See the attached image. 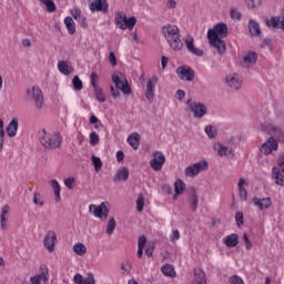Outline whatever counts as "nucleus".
I'll return each mask as SVG.
<instances>
[{"instance_id":"1","label":"nucleus","mask_w":284,"mask_h":284,"mask_svg":"<svg viewBox=\"0 0 284 284\" xmlns=\"http://www.w3.org/2000/svg\"><path fill=\"white\" fill-rule=\"evenodd\" d=\"M227 24L220 22L207 31V40L212 48H215L220 54H225V38H227Z\"/></svg>"},{"instance_id":"2","label":"nucleus","mask_w":284,"mask_h":284,"mask_svg":"<svg viewBox=\"0 0 284 284\" xmlns=\"http://www.w3.org/2000/svg\"><path fill=\"white\" fill-rule=\"evenodd\" d=\"M162 36L171 50L174 52H181L183 50V41L181 40V29L176 24H165L161 29Z\"/></svg>"},{"instance_id":"3","label":"nucleus","mask_w":284,"mask_h":284,"mask_svg":"<svg viewBox=\"0 0 284 284\" xmlns=\"http://www.w3.org/2000/svg\"><path fill=\"white\" fill-rule=\"evenodd\" d=\"M38 139L41 146L45 150H57L61 148V143H63V136H61V133H49L45 129H41L38 132Z\"/></svg>"},{"instance_id":"4","label":"nucleus","mask_w":284,"mask_h":284,"mask_svg":"<svg viewBox=\"0 0 284 284\" xmlns=\"http://www.w3.org/2000/svg\"><path fill=\"white\" fill-rule=\"evenodd\" d=\"M115 26L120 30H134V26H136V17L128 19L125 13L119 11L115 13Z\"/></svg>"},{"instance_id":"5","label":"nucleus","mask_w":284,"mask_h":284,"mask_svg":"<svg viewBox=\"0 0 284 284\" xmlns=\"http://www.w3.org/2000/svg\"><path fill=\"white\" fill-rule=\"evenodd\" d=\"M89 212L93 214L95 219H100V221H108V216L110 214V203L102 202L101 204H91L89 206Z\"/></svg>"},{"instance_id":"6","label":"nucleus","mask_w":284,"mask_h":284,"mask_svg":"<svg viewBox=\"0 0 284 284\" xmlns=\"http://www.w3.org/2000/svg\"><path fill=\"white\" fill-rule=\"evenodd\" d=\"M112 81H113L115 88H118V90H121V92H123V94H132V88L128 83V79L125 78V75L123 73L113 74Z\"/></svg>"},{"instance_id":"7","label":"nucleus","mask_w":284,"mask_h":284,"mask_svg":"<svg viewBox=\"0 0 284 284\" xmlns=\"http://www.w3.org/2000/svg\"><path fill=\"white\" fill-rule=\"evenodd\" d=\"M207 161H200L197 163L189 165L185 169L184 174L189 179H194V176H199V174H201V172H203L204 170H207Z\"/></svg>"},{"instance_id":"8","label":"nucleus","mask_w":284,"mask_h":284,"mask_svg":"<svg viewBox=\"0 0 284 284\" xmlns=\"http://www.w3.org/2000/svg\"><path fill=\"white\" fill-rule=\"evenodd\" d=\"M152 159L150 161V165L154 172H161L163 170V165H165V154L161 151H155L152 154Z\"/></svg>"},{"instance_id":"9","label":"nucleus","mask_w":284,"mask_h":284,"mask_svg":"<svg viewBox=\"0 0 284 284\" xmlns=\"http://www.w3.org/2000/svg\"><path fill=\"white\" fill-rule=\"evenodd\" d=\"M30 93H31L32 101H34V105L37 110H41L44 104L43 91H41L39 87H33L32 91L30 89L27 90L28 97H30Z\"/></svg>"},{"instance_id":"10","label":"nucleus","mask_w":284,"mask_h":284,"mask_svg":"<svg viewBox=\"0 0 284 284\" xmlns=\"http://www.w3.org/2000/svg\"><path fill=\"white\" fill-rule=\"evenodd\" d=\"M187 105L195 119H203V116L207 114V106L201 102H190L189 100Z\"/></svg>"},{"instance_id":"11","label":"nucleus","mask_w":284,"mask_h":284,"mask_svg":"<svg viewBox=\"0 0 284 284\" xmlns=\"http://www.w3.org/2000/svg\"><path fill=\"white\" fill-rule=\"evenodd\" d=\"M31 284H48L50 283V273L48 271V267L41 266L40 273L36 274L34 276L30 277Z\"/></svg>"},{"instance_id":"12","label":"nucleus","mask_w":284,"mask_h":284,"mask_svg":"<svg viewBox=\"0 0 284 284\" xmlns=\"http://www.w3.org/2000/svg\"><path fill=\"white\" fill-rule=\"evenodd\" d=\"M156 83H159V78L153 77L148 80L146 82V89H145V99L149 101V103H152L154 101V92H156Z\"/></svg>"},{"instance_id":"13","label":"nucleus","mask_w":284,"mask_h":284,"mask_svg":"<svg viewBox=\"0 0 284 284\" xmlns=\"http://www.w3.org/2000/svg\"><path fill=\"white\" fill-rule=\"evenodd\" d=\"M253 205L260 210V212H265V210H270L272 207V197L266 196V197H258L254 196L253 200Z\"/></svg>"},{"instance_id":"14","label":"nucleus","mask_w":284,"mask_h":284,"mask_svg":"<svg viewBox=\"0 0 284 284\" xmlns=\"http://www.w3.org/2000/svg\"><path fill=\"white\" fill-rule=\"evenodd\" d=\"M89 10L91 12H108L110 10V4H108V0H90Z\"/></svg>"},{"instance_id":"15","label":"nucleus","mask_w":284,"mask_h":284,"mask_svg":"<svg viewBox=\"0 0 284 284\" xmlns=\"http://www.w3.org/2000/svg\"><path fill=\"white\" fill-rule=\"evenodd\" d=\"M276 150H278V142H276V139L274 138H268L267 141L260 148V152L265 154V156H270V154Z\"/></svg>"},{"instance_id":"16","label":"nucleus","mask_w":284,"mask_h":284,"mask_svg":"<svg viewBox=\"0 0 284 284\" xmlns=\"http://www.w3.org/2000/svg\"><path fill=\"white\" fill-rule=\"evenodd\" d=\"M57 241H58L57 240V232L48 231V233H47V235L44 236V240H43V245L50 254H52V252H54V246L57 245Z\"/></svg>"},{"instance_id":"17","label":"nucleus","mask_w":284,"mask_h":284,"mask_svg":"<svg viewBox=\"0 0 284 284\" xmlns=\"http://www.w3.org/2000/svg\"><path fill=\"white\" fill-rule=\"evenodd\" d=\"M226 83L232 90H241L243 87V79H241V75L233 73L226 77Z\"/></svg>"},{"instance_id":"18","label":"nucleus","mask_w":284,"mask_h":284,"mask_svg":"<svg viewBox=\"0 0 284 284\" xmlns=\"http://www.w3.org/2000/svg\"><path fill=\"white\" fill-rule=\"evenodd\" d=\"M58 70L64 77H70V74L74 72V68H72V62L68 60H60L58 62Z\"/></svg>"},{"instance_id":"19","label":"nucleus","mask_w":284,"mask_h":284,"mask_svg":"<svg viewBox=\"0 0 284 284\" xmlns=\"http://www.w3.org/2000/svg\"><path fill=\"white\" fill-rule=\"evenodd\" d=\"M176 72L182 81H194V71L191 68L179 67Z\"/></svg>"},{"instance_id":"20","label":"nucleus","mask_w":284,"mask_h":284,"mask_svg":"<svg viewBox=\"0 0 284 284\" xmlns=\"http://www.w3.org/2000/svg\"><path fill=\"white\" fill-rule=\"evenodd\" d=\"M17 132H19V119L13 118L7 126V134L12 139L17 136Z\"/></svg>"},{"instance_id":"21","label":"nucleus","mask_w":284,"mask_h":284,"mask_svg":"<svg viewBox=\"0 0 284 284\" xmlns=\"http://www.w3.org/2000/svg\"><path fill=\"white\" fill-rule=\"evenodd\" d=\"M185 45L191 54H194L195 57H203V50L196 49V47H194V38H187L185 40Z\"/></svg>"},{"instance_id":"22","label":"nucleus","mask_w":284,"mask_h":284,"mask_svg":"<svg viewBox=\"0 0 284 284\" xmlns=\"http://www.w3.org/2000/svg\"><path fill=\"white\" fill-rule=\"evenodd\" d=\"M126 143H129L133 150H136L139 145H141V134L131 133L126 139Z\"/></svg>"},{"instance_id":"23","label":"nucleus","mask_w":284,"mask_h":284,"mask_svg":"<svg viewBox=\"0 0 284 284\" xmlns=\"http://www.w3.org/2000/svg\"><path fill=\"white\" fill-rule=\"evenodd\" d=\"M223 244L227 247H236L239 245V234L233 233L223 239Z\"/></svg>"},{"instance_id":"24","label":"nucleus","mask_w":284,"mask_h":284,"mask_svg":"<svg viewBox=\"0 0 284 284\" xmlns=\"http://www.w3.org/2000/svg\"><path fill=\"white\" fill-rule=\"evenodd\" d=\"M248 32L251 37H261V26L255 20L248 21Z\"/></svg>"},{"instance_id":"25","label":"nucleus","mask_w":284,"mask_h":284,"mask_svg":"<svg viewBox=\"0 0 284 284\" xmlns=\"http://www.w3.org/2000/svg\"><path fill=\"white\" fill-rule=\"evenodd\" d=\"M258 60V54L256 52H248L243 58V63L246 65V68H250V65H254L256 61Z\"/></svg>"},{"instance_id":"26","label":"nucleus","mask_w":284,"mask_h":284,"mask_svg":"<svg viewBox=\"0 0 284 284\" xmlns=\"http://www.w3.org/2000/svg\"><path fill=\"white\" fill-rule=\"evenodd\" d=\"M128 179H130V170H128L126 168H122L118 170L113 181L114 183H118V181H128Z\"/></svg>"},{"instance_id":"27","label":"nucleus","mask_w":284,"mask_h":284,"mask_svg":"<svg viewBox=\"0 0 284 284\" xmlns=\"http://www.w3.org/2000/svg\"><path fill=\"white\" fill-rule=\"evenodd\" d=\"M64 26H65L69 34H71V36L75 34V32H77V23L74 22L72 17H67L64 19Z\"/></svg>"},{"instance_id":"28","label":"nucleus","mask_w":284,"mask_h":284,"mask_svg":"<svg viewBox=\"0 0 284 284\" xmlns=\"http://www.w3.org/2000/svg\"><path fill=\"white\" fill-rule=\"evenodd\" d=\"M245 180L240 179L237 183L239 192H240V199L242 201H247V190L245 189Z\"/></svg>"},{"instance_id":"29","label":"nucleus","mask_w":284,"mask_h":284,"mask_svg":"<svg viewBox=\"0 0 284 284\" xmlns=\"http://www.w3.org/2000/svg\"><path fill=\"white\" fill-rule=\"evenodd\" d=\"M272 179L276 185H280L281 187H284V175L283 173L276 171L273 169Z\"/></svg>"},{"instance_id":"30","label":"nucleus","mask_w":284,"mask_h":284,"mask_svg":"<svg viewBox=\"0 0 284 284\" xmlns=\"http://www.w3.org/2000/svg\"><path fill=\"white\" fill-rule=\"evenodd\" d=\"M51 187L54 192L55 195V200L59 203V201H61V185L59 184V181L57 180H51Z\"/></svg>"},{"instance_id":"31","label":"nucleus","mask_w":284,"mask_h":284,"mask_svg":"<svg viewBox=\"0 0 284 284\" xmlns=\"http://www.w3.org/2000/svg\"><path fill=\"white\" fill-rule=\"evenodd\" d=\"M214 148H215V150L217 148L219 156H230V154H232V149H230L229 146H225L223 144H217Z\"/></svg>"},{"instance_id":"32","label":"nucleus","mask_w":284,"mask_h":284,"mask_svg":"<svg viewBox=\"0 0 284 284\" xmlns=\"http://www.w3.org/2000/svg\"><path fill=\"white\" fill-rule=\"evenodd\" d=\"M193 284H207V280L205 278V272L199 271L194 274Z\"/></svg>"},{"instance_id":"33","label":"nucleus","mask_w":284,"mask_h":284,"mask_svg":"<svg viewBox=\"0 0 284 284\" xmlns=\"http://www.w3.org/2000/svg\"><path fill=\"white\" fill-rule=\"evenodd\" d=\"M93 91H94L97 101H99L100 103H105V101H108V97H105L103 89L98 87V88L93 89Z\"/></svg>"},{"instance_id":"34","label":"nucleus","mask_w":284,"mask_h":284,"mask_svg":"<svg viewBox=\"0 0 284 284\" xmlns=\"http://www.w3.org/2000/svg\"><path fill=\"white\" fill-rule=\"evenodd\" d=\"M73 252L78 254V256H83L85 252H88V247L83 243H77L73 245Z\"/></svg>"},{"instance_id":"35","label":"nucleus","mask_w":284,"mask_h":284,"mask_svg":"<svg viewBox=\"0 0 284 284\" xmlns=\"http://www.w3.org/2000/svg\"><path fill=\"white\" fill-rule=\"evenodd\" d=\"M72 84L75 92H81V90H83V81H81V78H79V75L73 77Z\"/></svg>"},{"instance_id":"36","label":"nucleus","mask_w":284,"mask_h":284,"mask_svg":"<svg viewBox=\"0 0 284 284\" xmlns=\"http://www.w3.org/2000/svg\"><path fill=\"white\" fill-rule=\"evenodd\" d=\"M114 230H116V220L111 217L106 225V234L111 236V234H114Z\"/></svg>"},{"instance_id":"37","label":"nucleus","mask_w":284,"mask_h":284,"mask_svg":"<svg viewBox=\"0 0 284 284\" xmlns=\"http://www.w3.org/2000/svg\"><path fill=\"white\" fill-rule=\"evenodd\" d=\"M161 272L164 276H174V266L165 264L162 266Z\"/></svg>"},{"instance_id":"38","label":"nucleus","mask_w":284,"mask_h":284,"mask_svg":"<svg viewBox=\"0 0 284 284\" xmlns=\"http://www.w3.org/2000/svg\"><path fill=\"white\" fill-rule=\"evenodd\" d=\"M174 187L178 194H183V192H185V182H183L182 180H176L174 183Z\"/></svg>"},{"instance_id":"39","label":"nucleus","mask_w":284,"mask_h":284,"mask_svg":"<svg viewBox=\"0 0 284 284\" xmlns=\"http://www.w3.org/2000/svg\"><path fill=\"white\" fill-rule=\"evenodd\" d=\"M190 203H191V210L193 212H196V210L199 209V196L196 195V193H193L191 195Z\"/></svg>"},{"instance_id":"40","label":"nucleus","mask_w":284,"mask_h":284,"mask_svg":"<svg viewBox=\"0 0 284 284\" xmlns=\"http://www.w3.org/2000/svg\"><path fill=\"white\" fill-rule=\"evenodd\" d=\"M262 0H246V6L248 10H256L261 8Z\"/></svg>"},{"instance_id":"41","label":"nucleus","mask_w":284,"mask_h":284,"mask_svg":"<svg viewBox=\"0 0 284 284\" xmlns=\"http://www.w3.org/2000/svg\"><path fill=\"white\" fill-rule=\"evenodd\" d=\"M91 161L93 163L95 172H99L101 168H103V162H101V158H97L95 155H92Z\"/></svg>"},{"instance_id":"42","label":"nucleus","mask_w":284,"mask_h":284,"mask_svg":"<svg viewBox=\"0 0 284 284\" xmlns=\"http://www.w3.org/2000/svg\"><path fill=\"white\" fill-rule=\"evenodd\" d=\"M89 139L91 145H99V142L101 141V138L94 131L89 134Z\"/></svg>"},{"instance_id":"43","label":"nucleus","mask_w":284,"mask_h":284,"mask_svg":"<svg viewBox=\"0 0 284 284\" xmlns=\"http://www.w3.org/2000/svg\"><path fill=\"white\" fill-rule=\"evenodd\" d=\"M42 3L45 4L47 11L54 12L57 10V6L52 0H41Z\"/></svg>"},{"instance_id":"44","label":"nucleus","mask_w":284,"mask_h":284,"mask_svg":"<svg viewBox=\"0 0 284 284\" xmlns=\"http://www.w3.org/2000/svg\"><path fill=\"white\" fill-rule=\"evenodd\" d=\"M230 17H231V19H233V21H241L242 14L240 13V11L237 9H231Z\"/></svg>"},{"instance_id":"45","label":"nucleus","mask_w":284,"mask_h":284,"mask_svg":"<svg viewBox=\"0 0 284 284\" xmlns=\"http://www.w3.org/2000/svg\"><path fill=\"white\" fill-rule=\"evenodd\" d=\"M91 85L93 90L99 88V74L97 72L91 73Z\"/></svg>"},{"instance_id":"46","label":"nucleus","mask_w":284,"mask_h":284,"mask_svg":"<svg viewBox=\"0 0 284 284\" xmlns=\"http://www.w3.org/2000/svg\"><path fill=\"white\" fill-rule=\"evenodd\" d=\"M262 48H267V50L272 52L274 50V45L272 44V39L265 38L262 42Z\"/></svg>"},{"instance_id":"47","label":"nucleus","mask_w":284,"mask_h":284,"mask_svg":"<svg viewBox=\"0 0 284 284\" xmlns=\"http://www.w3.org/2000/svg\"><path fill=\"white\" fill-rule=\"evenodd\" d=\"M145 199L143 197V195H140L136 200V210L138 212H141L143 210V207L145 206Z\"/></svg>"},{"instance_id":"48","label":"nucleus","mask_w":284,"mask_h":284,"mask_svg":"<svg viewBox=\"0 0 284 284\" xmlns=\"http://www.w3.org/2000/svg\"><path fill=\"white\" fill-rule=\"evenodd\" d=\"M83 284H97V280H94L93 273H88L87 277L83 280Z\"/></svg>"},{"instance_id":"49","label":"nucleus","mask_w":284,"mask_h":284,"mask_svg":"<svg viewBox=\"0 0 284 284\" xmlns=\"http://www.w3.org/2000/svg\"><path fill=\"white\" fill-rule=\"evenodd\" d=\"M0 227L1 230H8V215H0Z\"/></svg>"},{"instance_id":"50","label":"nucleus","mask_w":284,"mask_h":284,"mask_svg":"<svg viewBox=\"0 0 284 284\" xmlns=\"http://www.w3.org/2000/svg\"><path fill=\"white\" fill-rule=\"evenodd\" d=\"M229 281L231 284H245V282H243V277L239 275L231 276Z\"/></svg>"},{"instance_id":"51","label":"nucleus","mask_w":284,"mask_h":284,"mask_svg":"<svg viewBox=\"0 0 284 284\" xmlns=\"http://www.w3.org/2000/svg\"><path fill=\"white\" fill-rule=\"evenodd\" d=\"M205 133L207 134L209 139H214L216 136V131H214L212 125H207L205 128Z\"/></svg>"},{"instance_id":"52","label":"nucleus","mask_w":284,"mask_h":284,"mask_svg":"<svg viewBox=\"0 0 284 284\" xmlns=\"http://www.w3.org/2000/svg\"><path fill=\"white\" fill-rule=\"evenodd\" d=\"M71 14H72V17H73V19H75V21H79L80 19H81V9H79V8H73L72 10H71Z\"/></svg>"},{"instance_id":"53","label":"nucleus","mask_w":284,"mask_h":284,"mask_svg":"<svg viewBox=\"0 0 284 284\" xmlns=\"http://www.w3.org/2000/svg\"><path fill=\"white\" fill-rule=\"evenodd\" d=\"M64 185L68 190H74V178H68L64 180Z\"/></svg>"},{"instance_id":"54","label":"nucleus","mask_w":284,"mask_h":284,"mask_svg":"<svg viewBox=\"0 0 284 284\" xmlns=\"http://www.w3.org/2000/svg\"><path fill=\"white\" fill-rule=\"evenodd\" d=\"M235 221H236L237 227H241V225H243V212L235 213Z\"/></svg>"},{"instance_id":"55","label":"nucleus","mask_w":284,"mask_h":284,"mask_svg":"<svg viewBox=\"0 0 284 284\" xmlns=\"http://www.w3.org/2000/svg\"><path fill=\"white\" fill-rule=\"evenodd\" d=\"M145 243H148V239L145 237V235L140 236L138 240V247L145 250Z\"/></svg>"},{"instance_id":"56","label":"nucleus","mask_w":284,"mask_h":284,"mask_svg":"<svg viewBox=\"0 0 284 284\" xmlns=\"http://www.w3.org/2000/svg\"><path fill=\"white\" fill-rule=\"evenodd\" d=\"M33 203H34L36 205H40V207H42L43 201L41 200V194L34 193Z\"/></svg>"},{"instance_id":"57","label":"nucleus","mask_w":284,"mask_h":284,"mask_svg":"<svg viewBox=\"0 0 284 284\" xmlns=\"http://www.w3.org/2000/svg\"><path fill=\"white\" fill-rule=\"evenodd\" d=\"M84 277L83 275L77 273L73 277V283L75 284H83Z\"/></svg>"},{"instance_id":"58","label":"nucleus","mask_w":284,"mask_h":284,"mask_svg":"<svg viewBox=\"0 0 284 284\" xmlns=\"http://www.w3.org/2000/svg\"><path fill=\"white\" fill-rule=\"evenodd\" d=\"M243 239H244L246 250H251L252 248V242L250 241V237L247 236V233L243 234Z\"/></svg>"},{"instance_id":"59","label":"nucleus","mask_w":284,"mask_h":284,"mask_svg":"<svg viewBox=\"0 0 284 284\" xmlns=\"http://www.w3.org/2000/svg\"><path fill=\"white\" fill-rule=\"evenodd\" d=\"M8 214H10V206L8 204H6L1 211H0V215L1 216H8Z\"/></svg>"},{"instance_id":"60","label":"nucleus","mask_w":284,"mask_h":284,"mask_svg":"<svg viewBox=\"0 0 284 284\" xmlns=\"http://www.w3.org/2000/svg\"><path fill=\"white\" fill-rule=\"evenodd\" d=\"M109 61L111 65L115 67L116 65V55H114V52L109 53Z\"/></svg>"},{"instance_id":"61","label":"nucleus","mask_w":284,"mask_h":284,"mask_svg":"<svg viewBox=\"0 0 284 284\" xmlns=\"http://www.w3.org/2000/svg\"><path fill=\"white\" fill-rule=\"evenodd\" d=\"M273 133L275 136H284L283 130H281V128H278V126L273 128Z\"/></svg>"},{"instance_id":"62","label":"nucleus","mask_w":284,"mask_h":284,"mask_svg":"<svg viewBox=\"0 0 284 284\" xmlns=\"http://www.w3.org/2000/svg\"><path fill=\"white\" fill-rule=\"evenodd\" d=\"M176 98L179 99V101H183V99H185V91L183 90H178L176 91Z\"/></svg>"},{"instance_id":"63","label":"nucleus","mask_w":284,"mask_h":284,"mask_svg":"<svg viewBox=\"0 0 284 284\" xmlns=\"http://www.w3.org/2000/svg\"><path fill=\"white\" fill-rule=\"evenodd\" d=\"M123 159H125V154L123 153V151H118L116 152V161H118V163H121V161H123Z\"/></svg>"},{"instance_id":"64","label":"nucleus","mask_w":284,"mask_h":284,"mask_svg":"<svg viewBox=\"0 0 284 284\" xmlns=\"http://www.w3.org/2000/svg\"><path fill=\"white\" fill-rule=\"evenodd\" d=\"M278 165L282 168L283 172H284V155H282L278 161H277Z\"/></svg>"}]
</instances>
